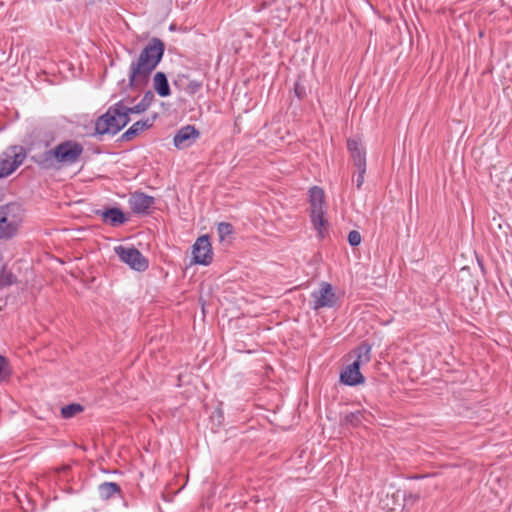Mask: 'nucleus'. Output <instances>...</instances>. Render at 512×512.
I'll return each mask as SVG.
<instances>
[{"instance_id":"10","label":"nucleus","mask_w":512,"mask_h":512,"mask_svg":"<svg viewBox=\"0 0 512 512\" xmlns=\"http://www.w3.org/2000/svg\"><path fill=\"white\" fill-rule=\"evenodd\" d=\"M200 133L193 125L181 127L173 138L174 146L177 149L191 147L199 138Z\"/></svg>"},{"instance_id":"9","label":"nucleus","mask_w":512,"mask_h":512,"mask_svg":"<svg viewBox=\"0 0 512 512\" xmlns=\"http://www.w3.org/2000/svg\"><path fill=\"white\" fill-rule=\"evenodd\" d=\"M155 202L153 196L140 191L132 193L128 200L131 211L136 215H149L154 209Z\"/></svg>"},{"instance_id":"3","label":"nucleus","mask_w":512,"mask_h":512,"mask_svg":"<svg viewBox=\"0 0 512 512\" xmlns=\"http://www.w3.org/2000/svg\"><path fill=\"white\" fill-rule=\"evenodd\" d=\"M21 222V205L8 203L0 206V240L14 237Z\"/></svg>"},{"instance_id":"12","label":"nucleus","mask_w":512,"mask_h":512,"mask_svg":"<svg viewBox=\"0 0 512 512\" xmlns=\"http://www.w3.org/2000/svg\"><path fill=\"white\" fill-rule=\"evenodd\" d=\"M347 149L351 155L353 164L356 168L366 167V150L358 138H350L347 140Z\"/></svg>"},{"instance_id":"22","label":"nucleus","mask_w":512,"mask_h":512,"mask_svg":"<svg viewBox=\"0 0 512 512\" xmlns=\"http://www.w3.org/2000/svg\"><path fill=\"white\" fill-rule=\"evenodd\" d=\"M363 418H364V415H363L362 411L357 410L354 412H349V413L345 414V416L342 420V424L357 427L361 424Z\"/></svg>"},{"instance_id":"30","label":"nucleus","mask_w":512,"mask_h":512,"mask_svg":"<svg viewBox=\"0 0 512 512\" xmlns=\"http://www.w3.org/2000/svg\"><path fill=\"white\" fill-rule=\"evenodd\" d=\"M294 92L299 99H302L305 96V88L298 82L294 85Z\"/></svg>"},{"instance_id":"8","label":"nucleus","mask_w":512,"mask_h":512,"mask_svg":"<svg viewBox=\"0 0 512 512\" xmlns=\"http://www.w3.org/2000/svg\"><path fill=\"white\" fill-rule=\"evenodd\" d=\"M193 262L200 265H209L213 260L212 246L208 235L197 238L192 246Z\"/></svg>"},{"instance_id":"2","label":"nucleus","mask_w":512,"mask_h":512,"mask_svg":"<svg viewBox=\"0 0 512 512\" xmlns=\"http://www.w3.org/2000/svg\"><path fill=\"white\" fill-rule=\"evenodd\" d=\"M84 152L81 143L65 140L54 148L38 151L31 155V160L43 170H51L77 163Z\"/></svg>"},{"instance_id":"6","label":"nucleus","mask_w":512,"mask_h":512,"mask_svg":"<svg viewBox=\"0 0 512 512\" xmlns=\"http://www.w3.org/2000/svg\"><path fill=\"white\" fill-rule=\"evenodd\" d=\"M312 309L318 311L322 308H333L337 303V296L332 285L328 282H321L318 290L311 293Z\"/></svg>"},{"instance_id":"27","label":"nucleus","mask_w":512,"mask_h":512,"mask_svg":"<svg viewBox=\"0 0 512 512\" xmlns=\"http://www.w3.org/2000/svg\"><path fill=\"white\" fill-rule=\"evenodd\" d=\"M348 242L352 247L358 246L361 243V235L356 230H351L348 234Z\"/></svg>"},{"instance_id":"33","label":"nucleus","mask_w":512,"mask_h":512,"mask_svg":"<svg viewBox=\"0 0 512 512\" xmlns=\"http://www.w3.org/2000/svg\"><path fill=\"white\" fill-rule=\"evenodd\" d=\"M69 469H70V467H69V466H63V467H61V469H60V470H61V471H63V472H65V471H67V470H69Z\"/></svg>"},{"instance_id":"25","label":"nucleus","mask_w":512,"mask_h":512,"mask_svg":"<svg viewBox=\"0 0 512 512\" xmlns=\"http://www.w3.org/2000/svg\"><path fill=\"white\" fill-rule=\"evenodd\" d=\"M234 229L231 223L229 222H220L217 226V232L219 235L220 241L225 240V238L233 233Z\"/></svg>"},{"instance_id":"20","label":"nucleus","mask_w":512,"mask_h":512,"mask_svg":"<svg viewBox=\"0 0 512 512\" xmlns=\"http://www.w3.org/2000/svg\"><path fill=\"white\" fill-rule=\"evenodd\" d=\"M115 105L114 114L117 116V120L120 126V131L130 122V114H133L129 111V107L124 105L123 100L118 101Z\"/></svg>"},{"instance_id":"28","label":"nucleus","mask_w":512,"mask_h":512,"mask_svg":"<svg viewBox=\"0 0 512 512\" xmlns=\"http://www.w3.org/2000/svg\"><path fill=\"white\" fill-rule=\"evenodd\" d=\"M202 87V83L197 80H190L187 84L186 91L189 94H195L197 93Z\"/></svg>"},{"instance_id":"32","label":"nucleus","mask_w":512,"mask_h":512,"mask_svg":"<svg viewBox=\"0 0 512 512\" xmlns=\"http://www.w3.org/2000/svg\"><path fill=\"white\" fill-rule=\"evenodd\" d=\"M429 475H414L411 477V479H422V478H425V477H428Z\"/></svg>"},{"instance_id":"19","label":"nucleus","mask_w":512,"mask_h":512,"mask_svg":"<svg viewBox=\"0 0 512 512\" xmlns=\"http://www.w3.org/2000/svg\"><path fill=\"white\" fill-rule=\"evenodd\" d=\"M371 349L372 346L368 342L364 341L360 343L353 350L356 356V359L353 362H358L359 366L369 363L371 360Z\"/></svg>"},{"instance_id":"7","label":"nucleus","mask_w":512,"mask_h":512,"mask_svg":"<svg viewBox=\"0 0 512 512\" xmlns=\"http://www.w3.org/2000/svg\"><path fill=\"white\" fill-rule=\"evenodd\" d=\"M115 105H111L107 111L99 116L95 121V134L99 136L103 135H116L120 132V126L117 120V116L114 114Z\"/></svg>"},{"instance_id":"17","label":"nucleus","mask_w":512,"mask_h":512,"mask_svg":"<svg viewBox=\"0 0 512 512\" xmlns=\"http://www.w3.org/2000/svg\"><path fill=\"white\" fill-rule=\"evenodd\" d=\"M310 210L325 208V194L322 188L313 186L309 190Z\"/></svg>"},{"instance_id":"13","label":"nucleus","mask_w":512,"mask_h":512,"mask_svg":"<svg viewBox=\"0 0 512 512\" xmlns=\"http://www.w3.org/2000/svg\"><path fill=\"white\" fill-rule=\"evenodd\" d=\"M97 215H100L102 221L112 227H117L124 224L127 219L123 211L118 207H112L105 210H97Z\"/></svg>"},{"instance_id":"5","label":"nucleus","mask_w":512,"mask_h":512,"mask_svg":"<svg viewBox=\"0 0 512 512\" xmlns=\"http://www.w3.org/2000/svg\"><path fill=\"white\" fill-rule=\"evenodd\" d=\"M115 252L120 260L129 265L133 270L143 272L148 268V260L135 247L117 246Z\"/></svg>"},{"instance_id":"16","label":"nucleus","mask_w":512,"mask_h":512,"mask_svg":"<svg viewBox=\"0 0 512 512\" xmlns=\"http://www.w3.org/2000/svg\"><path fill=\"white\" fill-rule=\"evenodd\" d=\"M154 89L161 97H168L171 94L167 76L164 72H157L154 75Z\"/></svg>"},{"instance_id":"29","label":"nucleus","mask_w":512,"mask_h":512,"mask_svg":"<svg viewBox=\"0 0 512 512\" xmlns=\"http://www.w3.org/2000/svg\"><path fill=\"white\" fill-rule=\"evenodd\" d=\"M366 173V167L363 168L362 170V167H359L357 168V177H356V188L359 190L361 189L363 183H364V175Z\"/></svg>"},{"instance_id":"18","label":"nucleus","mask_w":512,"mask_h":512,"mask_svg":"<svg viewBox=\"0 0 512 512\" xmlns=\"http://www.w3.org/2000/svg\"><path fill=\"white\" fill-rule=\"evenodd\" d=\"M98 492L101 499L109 500L121 494V487L115 482H103L98 486Z\"/></svg>"},{"instance_id":"23","label":"nucleus","mask_w":512,"mask_h":512,"mask_svg":"<svg viewBox=\"0 0 512 512\" xmlns=\"http://www.w3.org/2000/svg\"><path fill=\"white\" fill-rule=\"evenodd\" d=\"M84 411V407L79 403H71L61 408V416L64 419H70Z\"/></svg>"},{"instance_id":"14","label":"nucleus","mask_w":512,"mask_h":512,"mask_svg":"<svg viewBox=\"0 0 512 512\" xmlns=\"http://www.w3.org/2000/svg\"><path fill=\"white\" fill-rule=\"evenodd\" d=\"M309 216L318 236L324 238L329 228L328 220L325 217V208L310 210Z\"/></svg>"},{"instance_id":"1","label":"nucleus","mask_w":512,"mask_h":512,"mask_svg":"<svg viewBox=\"0 0 512 512\" xmlns=\"http://www.w3.org/2000/svg\"><path fill=\"white\" fill-rule=\"evenodd\" d=\"M165 52L164 42L153 37L140 52L138 58L129 67L128 80L130 88L146 85L151 73L156 69Z\"/></svg>"},{"instance_id":"21","label":"nucleus","mask_w":512,"mask_h":512,"mask_svg":"<svg viewBox=\"0 0 512 512\" xmlns=\"http://www.w3.org/2000/svg\"><path fill=\"white\" fill-rule=\"evenodd\" d=\"M154 99L155 97L152 91H147L137 105L129 107V111H131L134 114H141L152 105Z\"/></svg>"},{"instance_id":"31","label":"nucleus","mask_w":512,"mask_h":512,"mask_svg":"<svg viewBox=\"0 0 512 512\" xmlns=\"http://www.w3.org/2000/svg\"><path fill=\"white\" fill-rule=\"evenodd\" d=\"M216 417V420L218 421V423H221L222 422V419H223V413L220 409L216 410L214 412V414L212 415V418Z\"/></svg>"},{"instance_id":"15","label":"nucleus","mask_w":512,"mask_h":512,"mask_svg":"<svg viewBox=\"0 0 512 512\" xmlns=\"http://www.w3.org/2000/svg\"><path fill=\"white\" fill-rule=\"evenodd\" d=\"M153 125V120L145 119L135 122L130 128H128L122 135L121 140L130 141L135 137L139 136L143 131L149 129Z\"/></svg>"},{"instance_id":"24","label":"nucleus","mask_w":512,"mask_h":512,"mask_svg":"<svg viewBox=\"0 0 512 512\" xmlns=\"http://www.w3.org/2000/svg\"><path fill=\"white\" fill-rule=\"evenodd\" d=\"M428 496L427 490L417 492H405L403 495L404 507L415 505L422 497Z\"/></svg>"},{"instance_id":"4","label":"nucleus","mask_w":512,"mask_h":512,"mask_svg":"<svg viewBox=\"0 0 512 512\" xmlns=\"http://www.w3.org/2000/svg\"><path fill=\"white\" fill-rule=\"evenodd\" d=\"M23 146L13 145L0 154V178L11 175L26 159Z\"/></svg>"},{"instance_id":"11","label":"nucleus","mask_w":512,"mask_h":512,"mask_svg":"<svg viewBox=\"0 0 512 512\" xmlns=\"http://www.w3.org/2000/svg\"><path fill=\"white\" fill-rule=\"evenodd\" d=\"M360 367L358 362H352L346 366L340 373L341 383L348 386H356L364 383L365 378L360 372Z\"/></svg>"},{"instance_id":"26","label":"nucleus","mask_w":512,"mask_h":512,"mask_svg":"<svg viewBox=\"0 0 512 512\" xmlns=\"http://www.w3.org/2000/svg\"><path fill=\"white\" fill-rule=\"evenodd\" d=\"M11 375L8 359L0 355V381L7 380Z\"/></svg>"}]
</instances>
